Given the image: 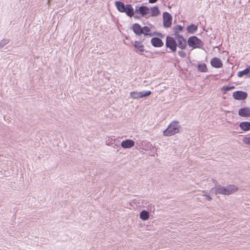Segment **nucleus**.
I'll return each instance as SVG.
<instances>
[{"label": "nucleus", "mask_w": 250, "mask_h": 250, "mask_svg": "<svg viewBox=\"0 0 250 250\" xmlns=\"http://www.w3.org/2000/svg\"><path fill=\"white\" fill-rule=\"evenodd\" d=\"M132 29L134 33L137 36L144 35L145 37H152L153 35H157L162 37V34L155 32L152 33L150 28L147 26L142 27L139 23H136L132 25Z\"/></svg>", "instance_id": "f257e3e1"}, {"label": "nucleus", "mask_w": 250, "mask_h": 250, "mask_svg": "<svg viewBox=\"0 0 250 250\" xmlns=\"http://www.w3.org/2000/svg\"><path fill=\"white\" fill-rule=\"evenodd\" d=\"M115 5L120 12L125 13L129 17H134L135 18L139 19L138 16L134 15V10L131 4L125 5L122 1H116L115 2Z\"/></svg>", "instance_id": "f03ea898"}, {"label": "nucleus", "mask_w": 250, "mask_h": 250, "mask_svg": "<svg viewBox=\"0 0 250 250\" xmlns=\"http://www.w3.org/2000/svg\"><path fill=\"white\" fill-rule=\"evenodd\" d=\"M216 195L218 194L224 195H230L238 190V188L234 185H229L226 187L221 185L217 186L214 189H212Z\"/></svg>", "instance_id": "7ed1b4c3"}, {"label": "nucleus", "mask_w": 250, "mask_h": 250, "mask_svg": "<svg viewBox=\"0 0 250 250\" xmlns=\"http://www.w3.org/2000/svg\"><path fill=\"white\" fill-rule=\"evenodd\" d=\"M181 126L179 122L176 121L172 122L168 127L163 131V134L166 136H171L178 133Z\"/></svg>", "instance_id": "20e7f679"}, {"label": "nucleus", "mask_w": 250, "mask_h": 250, "mask_svg": "<svg viewBox=\"0 0 250 250\" xmlns=\"http://www.w3.org/2000/svg\"><path fill=\"white\" fill-rule=\"evenodd\" d=\"M188 45L193 49L202 48L204 45V43L197 37L192 36L188 39Z\"/></svg>", "instance_id": "39448f33"}, {"label": "nucleus", "mask_w": 250, "mask_h": 250, "mask_svg": "<svg viewBox=\"0 0 250 250\" xmlns=\"http://www.w3.org/2000/svg\"><path fill=\"white\" fill-rule=\"evenodd\" d=\"M177 45L175 38L170 36L167 37L166 46L171 50V52H175L177 50Z\"/></svg>", "instance_id": "423d86ee"}, {"label": "nucleus", "mask_w": 250, "mask_h": 250, "mask_svg": "<svg viewBox=\"0 0 250 250\" xmlns=\"http://www.w3.org/2000/svg\"><path fill=\"white\" fill-rule=\"evenodd\" d=\"M150 13V9L146 6H136L134 14H139L142 17H146Z\"/></svg>", "instance_id": "0eeeda50"}, {"label": "nucleus", "mask_w": 250, "mask_h": 250, "mask_svg": "<svg viewBox=\"0 0 250 250\" xmlns=\"http://www.w3.org/2000/svg\"><path fill=\"white\" fill-rule=\"evenodd\" d=\"M163 26L165 28H169L171 26L172 17L167 12L163 13Z\"/></svg>", "instance_id": "6e6552de"}, {"label": "nucleus", "mask_w": 250, "mask_h": 250, "mask_svg": "<svg viewBox=\"0 0 250 250\" xmlns=\"http://www.w3.org/2000/svg\"><path fill=\"white\" fill-rule=\"evenodd\" d=\"M175 38L177 42V47L181 49H185L188 46V40L185 38L182 35L177 36Z\"/></svg>", "instance_id": "1a4fd4ad"}, {"label": "nucleus", "mask_w": 250, "mask_h": 250, "mask_svg": "<svg viewBox=\"0 0 250 250\" xmlns=\"http://www.w3.org/2000/svg\"><path fill=\"white\" fill-rule=\"evenodd\" d=\"M232 96L235 100H243L248 97V94L246 92L239 90L234 92Z\"/></svg>", "instance_id": "9d476101"}, {"label": "nucleus", "mask_w": 250, "mask_h": 250, "mask_svg": "<svg viewBox=\"0 0 250 250\" xmlns=\"http://www.w3.org/2000/svg\"><path fill=\"white\" fill-rule=\"evenodd\" d=\"M210 64L212 67L216 68H221L223 65L222 61L217 57L212 58L210 60Z\"/></svg>", "instance_id": "9b49d317"}, {"label": "nucleus", "mask_w": 250, "mask_h": 250, "mask_svg": "<svg viewBox=\"0 0 250 250\" xmlns=\"http://www.w3.org/2000/svg\"><path fill=\"white\" fill-rule=\"evenodd\" d=\"M151 43L155 47H161L164 45L162 40L158 37H153L151 40Z\"/></svg>", "instance_id": "f8f14e48"}, {"label": "nucleus", "mask_w": 250, "mask_h": 250, "mask_svg": "<svg viewBox=\"0 0 250 250\" xmlns=\"http://www.w3.org/2000/svg\"><path fill=\"white\" fill-rule=\"evenodd\" d=\"M121 145L124 148H130L134 146L135 142L132 140L126 139L125 140L123 141Z\"/></svg>", "instance_id": "ddd939ff"}, {"label": "nucleus", "mask_w": 250, "mask_h": 250, "mask_svg": "<svg viewBox=\"0 0 250 250\" xmlns=\"http://www.w3.org/2000/svg\"><path fill=\"white\" fill-rule=\"evenodd\" d=\"M238 115L241 117H244L250 116V108H241L238 111Z\"/></svg>", "instance_id": "4468645a"}, {"label": "nucleus", "mask_w": 250, "mask_h": 250, "mask_svg": "<svg viewBox=\"0 0 250 250\" xmlns=\"http://www.w3.org/2000/svg\"><path fill=\"white\" fill-rule=\"evenodd\" d=\"M237 76L239 78H241L246 76L248 78H250V66L242 71H239Z\"/></svg>", "instance_id": "2eb2a0df"}, {"label": "nucleus", "mask_w": 250, "mask_h": 250, "mask_svg": "<svg viewBox=\"0 0 250 250\" xmlns=\"http://www.w3.org/2000/svg\"><path fill=\"white\" fill-rule=\"evenodd\" d=\"M183 30V27L181 25H176L173 28V31L175 37L177 36H182L180 33Z\"/></svg>", "instance_id": "dca6fc26"}, {"label": "nucleus", "mask_w": 250, "mask_h": 250, "mask_svg": "<svg viewBox=\"0 0 250 250\" xmlns=\"http://www.w3.org/2000/svg\"><path fill=\"white\" fill-rule=\"evenodd\" d=\"M198 30V25L194 24H191L187 27L188 33L190 34H194Z\"/></svg>", "instance_id": "f3484780"}, {"label": "nucleus", "mask_w": 250, "mask_h": 250, "mask_svg": "<svg viewBox=\"0 0 250 250\" xmlns=\"http://www.w3.org/2000/svg\"><path fill=\"white\" fill-rule=\"evenodd\" d=\"M239 127L244 131H249L250 130V122L247 121L242 122L240 123Z\"/></svg>", "instance_id": "a211bd4d"}, {"label": "nucleus", "mask_w": 250, "mask_h": 250, "mask_svg": "<svg viewBox=\"0 0 250 250\" xmlns=\"http://www.w3.org/2000/svg\"><path fill=\"white\" fill-rule=\"evenodd\" d=\"M195 66L197 67V69L201 72H208L207 65L205 63H198L197 64H193Z\"/></svg>", "instance_id": "6ab92c4d"}, {"label": "nucleus", "mask_w": 250, "mask_h": 250, "mask_svg": "<svg viewBox=\"0 0 250 250\" xmlns=\"http://www.w3.org/2000/svg\"><path fill=\"white\" fill-rule=\"evenodd\" d=\"M150 12H151V16L152 17H157L160 14V11L159 10L158 7L157 6H155L151 8Z\"/></svg>", "instance_id": "aec40b11"}, {"label": "nucleus", "mask_w": 250, "mask_h": 250, "mask_svg": "<svg viewBox=\"0 0 250 250\" xmlns=\"http://www.w3.org/2000/svg\"><path fill=\"white\" fill-rule=\"evenodd\" d=\"M134 46L140 52H143L144 51V46L139 41H135Z\"/></svg>", "instance_id": "412c9836"}, {"label": "nucleus", "mask_w": 250, "mask_h": 250, "mask_svg": "<svg viewBox=\"0 0 250 250\" xmlns=\"http://www.w3.org/2000/svg\"><path fill=\"white\" fill-rule=\"evenodd\" d=\"M140 218L143 220H148L149 218V212L146 210H142L140 213Z\"/></svg>", "instance_id": "4be33fe9"}, {"label": "nucleus", "mask_w": 250, "mask_h": 250, "mask_svg": "<svg viewBox=\"0 0 250 250\" xmlns=\"http://www.w3.org/2000/svg\"><path fill=\"white\" fill-rule=\"evenodd\" d=\"M130 96L134 99H139L141 98L140 92L132 91L130 93Z\"/></svg>", "instance_id": "5701e85b"}, {"label": "nucleus", "mask_w": 250, "mask_h": 250, "mask_svg": "<svg viewBox=\"0 0 250 250\" xmlns=\"http://www.w3.org/2000/svg\"><path fill=\"white\" fill-rule=\"evenodd\" d=\"M141 98L149 96L152 92L151 91H144L140 92Z\"/></svg>", "instance_id": "b1692460"}, {"label": "nucleus", "mask_w": 250, "mask_h": 250, "mask_svg": "<svg viewBox=\"0 0 250 250\" xmlns=\"http://www.w3.org/2000/svg\"><path fill=\"white\" fill-rule=\"evenodd\" d=\"M9 42V40L7 39H3L0 42V47H3L6 44H8Z\"/></svg>", "instance_id": "393cba45"}, {"label": "nucleus", "mask_w": 250, "mask_h": 250, "mask_svg": "<svg viewBox=\"0 0 250 250\" xmlns=\"http://www.w3.org/2000/svg\"><path fill=\"white\" fill-rule=\"evenodd\" d=\"M244 144L250 145V137H245L243 139Z\"/></svg>", "instance_id": "a878e982"}, {"label": "nucleus", "mask_w": 250, "mask_h": 250, "mask_svg": "<svg viewBox=\"0 0 250 250\" xmlns=\"http://www.w3.org/2000/svg\"><path fill=\"white\" fill-rule=\"evenodd\" d=\"M183 50V49H181V50L179 51L178 54L180 57L182 58H185L186 56V53Z\"/></svg>", "instance_id": "bb28decb"}, {"label": "nucleus", "mask_w": 250, "mask_h": 250, "mask_svg": "<svg viewBox=\"0 0 250 250\" xmlns=\"http://www.w3.org/2000/svg\"><path fill=\"white\" fill-rule=\"evenodd\" d=\"M222 90L224 92H226L230 90L229 86H226L222 87Z\"/></svg>", "instance_id": "cd10ccee"}, {"label": "nucleus", "mask_w": 250, "mask_h": 250, "mask_svg": "<svg viewBox=\"0 0 250 250\" xmlns=\"http://www.w3.org/2000/svg\"><path fill=\"white\" fill-rule=\"evenodd\" d=\"M206 196V198L208 200V201H210L212 200V198L209 195H205Z\"/></svg>", "instance_id": "c85d7f7f"}, {"label": "nucleus", "mask_w": 250, "mask_h": 250, "mask_svg": "<svg viewBox=\"0 0 250 250\" xmlns=\"http://www.w3.org/2000/svg\"><path fill=\"white\" fill-rule=\"evenodd\" d=\"M158 1V0H148V1L150 3H154Z\"/></svg>", "instance_id": "c756f323"}, {"label": "nucleus", "mask_w": 250, "mask_h": 250, "mask_svg": "<svg viewBox=\"0 0 250 250\" xmlns=\"http://www.w3.org/2000/svg\"><path fill=\"white\" fill-rule=\"evenodd\" d=\"M234 88H235V87L234 86H229L230 90L232 89H234Z\"/></svg>", "instance_id": "7c9ffc66"}, {"label": "nucleus", "mask_w": 250, "mask_h": 250, "mask_svg": "<svg viewBox=\"0 0 250 250\" xmlns=\"http://www.w3.org/2000/svg\"><path fill=\"white\" fill-rule=\"evenodd\" d=\"M49 2H50V0H48L47 3H48V5H49Z\"/></svg>", "instance_id": "2f4dec72"}]
</instances>
